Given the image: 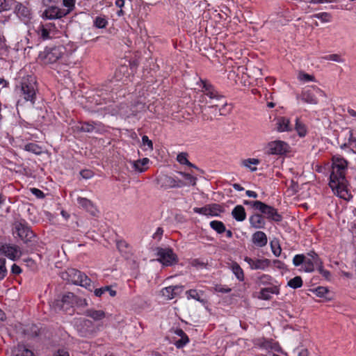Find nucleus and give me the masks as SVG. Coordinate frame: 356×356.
<instances>
[{
	"instance_id": "cd10ccee",
	"label": "nucleus",
	"mask_w": 356,
	"mask_h": 356,
	"mask_svg": "<svg viewBox=\"0 0 356 356\" xmlns=\"http://www.w3.org/2000/svg\"><path fill=\"white\" fill-rule=\"evenodd\" d=\"M149 163L148 158H143V159H138L137 161H131L132 168L134 170L138 172H143L147 169V165Z\"/></svg>"
},
{
	"instance_id": "338daca9",
	"label": "nucleus",
	"mask_w": 356,
	"mask_h": 356,
	"mask_svg": "<svg viewBox=\"0 0 356 356\" xmlns=\"http://www.w3.org/2000/svg\"><path fill=\"white\" fill-rule=\"evenodd\" d=\"M22 269L17 264H14L11 267V273L15 275H19L21 273Z\"/></svg>"
},
{
	"instance_id": "39448f33",
	"label": "nucleus",
	"mask_w": 356,
	"mask_h": 356,
	"mask_svg": "<svg viewBox=\"0 0 356 356\" xmlns=\"http://www.w3.org/2000/svg\"><path fill=\"white\" fill-rule=\"evenodd\" d=\"M65 52L63 46L47 47L42 52L39 54L40 59L44 64H53L62 58Z\"/></svg>"
},
{
	"instance_id": "4468645a",
	"label": "nucleus",
	"mask_w": 356,
	"mask_h": 356,
	"mask_svg": "<svg viewBox=\"0 0 356 356\" xmlns=\"http://www.w3.org/2000/svg\"><path fill=\"white\" fill-rule=\"evenodd\" d=\"M288 145L282 140L270 142L266 147V152L268 154L282 155L288 150Z\"/></svg>"
},
{
	"instance_id": "69168bd1",
	"label": "nucleus",
	"mask_w": 356,
	"mask_h": 356,
	"mask_svg": "<svg viewBox=\"0 0 356 356\" xmlns=\"http://www.w3.org/2000/svg\"><path fill=\"white\" fill-rule=\"evenodd\" d=\"M216 291L220 293H227L231 291V289L225 286L220 285L216 286Z\"/></svg>"
},
{
	"instance_id": "5701e85b",
	"label": "nucleus",
	"mask_w": 356,
	"mask_h": 356,
	"mask_svg": "<svg viewBox=\"0 0 356 356\" xmlns=\"http://www.w3.org/2000/svg\"><path fill=\"white\" fill-rule=\"evenodd\" d=\"M250 225L252 227L259 229H264L266 226L264 217L259 213H254L249 217Z\"/></svg>"
},
{
	"instance_id": "c03bdc74",
	"label": "nucleus",
	"mask_w": 356,
	"mask_h": 356,
	"mask_svg": "<svg viewBox=\"0 0 356 356\" xmlns=\"http://www.w3.org/2000/svg\"><path fill=\"white\" fill-rule=\"evenodd\" d=\"M298 78L300 81L304 83L315 81V78L314 76L305 73L303 72H300L298 74Z\"/></svg>"
},
{
	"instance_id": "603ef678",
	"label": "nucleus",
	"mask_w": 356,
	"mask_h": 356,
	"mask_svg": "<svg viewBox=\"0 0 356 356\" xmlns=\"http://www.w3.org/2000/svg\"><path fill=\"white\" fill-rule=\"evenodd\" d=\"M6 274V259L4 258H0V280H3Z\"/></svg>"
},
{
	"instance_id": "f8f14e48",
	"label": "nucleus",
	"mask_w": 356,
	"mask_h": 356,
	"mask_svg": "<svg viewBox=\"0 0 356 356\" xmlns=\"http://www.w3.org/2000/svg\"><path fill=\"white\" fill-rule=\"evenodd\" d=\"M258 211H259L268 220L279 222L282 220V216L278 213L275 208L264 202L261 203Z\"/></svg>"
},
{
	"instance_id": "864d4df0",
	"label": "nucleus",
	"mask_w": 356,
	"mask_h": 356,
	"mask_svg": "<svg viewBox=\"0 0 356 356\" xmlns=\"http://www.w3.org/2000/svg\"><path fill=\"white\" fill-rule=\"evenodd\" d=\"M18 352L16 356H34L33 353L31 350L24 346L19 348Z\"/></svg>"
},
{
	"instance_id": "7ed1b4c3",
	"label": "nucleus",
	"mask_w": 356,
	"mask_h": 356,
	"mask_svg": "<svg viewBox=\"0 0 356 356\" xmlns=\"http://www.w3.org/2000/svg\"><path fill=\"white\" fill-rule=\"evenodd\" d=\"M292 262L295 267L301 266L300 270L307 273L314 272L320 265L323 264L322 259L314 250L309 251L306 254H296Z\"/></svg>"
},
{
	"instance_id": "473e14b6",
	"label": "nucleus",
	"mask_w": 356,
	"mask_h": 356,
	"mask_svg": "<svg viewBox=\"0 0 356 356\" xmlns=\"http://www.w3.org/2000/svg\"><path fill=\"white\" fill-rule=\"evenodd\" d=\"M210 227L218 234H222L226 231V227L224 223L220 220H212L209 223Z\"/></svg>"
},
{
	"instance_id": "58836bf2",
	"label": "nucleus",
	"mask_w": 356,
	"mask_h": 356,
	"mask_svg": "<svg viewBox=\"0 0 356 356\" xmlns=\"http://www.w3.org/2000/svg\"><path fill=\"white\" fill-rule=\"evenodd\" d=\"M108 24V21L104 17L98 16L94 20V26L97 29H103Z\"/></svg>"
},
{
	"instance_id": "a878e982",
	"label": "nucleus",
	"mask_w": 356,
	"mask_h": 356,
	"mask_svg": "<svg viewBox=\"0 0 356 356\" xmlns=\"http://www.w3.org/2000/svg\"><path fill=\"white\" fill-rule=\"evenodd\" d=\"M279 293V288L276 286L266 287L260 291L259 298L262 300H268L271 298L272 294H278Z\"/></svg>"
},
{
	"instance_id": "aec40b11",
	"label": "nucleus",
	"mask_w": 356,
	"mask_h": 356,
	"mask_svg": "<svg viewBox=\"0 0 356 356\" xmlns=\"http://www.w3.org/2000/svg\"><path fill=\"white\" fill-rule=\"evenodd\" d=\"M144 108V104L141 103H137L129 106L126 104H122L120 107V114L124 118H130L135 116L141 109Z\"/></svg>"
},
{
	"instance_id": "a18cd8bd",
	"label": "nucleus",
	"mask_w": 356,
	"mask_h": 356,
	"mask_svg": "<svg viewBox=\"0 0 356 356\" xmlns=\"http://www.w3.org/2000/svg\"><path fill=\"white\" fill-rule=\"evenodd\" d=\"M322 59L325 60H332L337 63H343L344 61L341 56L337 54L326 55L323 56Z\"/></svg>"
},
{
	"instance_id": "a19ab883",
	"label": "nucleus",
	"mask_w": 356,
	"mask_h": 356,
	"mask_svg": "<svg viewBox=\"0 0 356 356\" xmlns=\"http://www.w3.org/2000/svg\"><path fill=\"white\" fill-rule=\"evenodd\" d=\"M142 146L143 150H150L153 149V143L151 140L149 139L148 136L144 135L142 137Z\"/></svg>"
},
{
	"instance_id": "f03ea898",
	"label": "nucleus",
	"mask_w": 356,
	"mask_h": 356,
	"mask_svg": "<svg viewBox=\"0 0 356 356\" xmlns=\"http://www.w3.org/2000/svg\"><path fill=\"white\" fill-rule=\"evenodd\" d=\"M15 91L19 98L17 106L25 102L33 105L38 91L36 77L30 74L19 77L16 82Z\"/></svg>"
},
{
	"instance_id": "680f3d73",
	"label": "nucleus",
	"mask_w": 356,
	"mask_h": 356,
	"mask_svg": "<svg viewBox=\"0 0 356 356\" xmlns=\"http://www.w3.org/2000/svg\"><path fill=\"white\" fill-rule=\"evenodd\" d=\"M163 234V229L161 227H158L153 234V238L156 240H161Z\"/></svg>"
},
{
	"instance_id": "4be33fe9",
	"label": "nucleus",
	"mask_w": 356,
	"mask_h": 356,
	"mask_svg": "<svg viewBox=\"0 0 356 356\" xmlns=\"http://www.w3.org/2000/svg\"><path fill=\"white\" fill-rule=\"evenodd\" d=\"M183 286H169L162 289L161 293L167 300H172L178 296L183 291Z\"/></svg>"
},
{
	"instance_id": "49530a36",
	"label": "nucleus",
	"mask_w": 356,
	"mask_h": 356,
	"mask_svg": "<svg viewBox=\"0 0 356 356\" xmlns=\"http://www.w3.org/2000/svg\"><path fill=\"white\" fill-rule=\"evenodd\" d=\"M348 145L356 147V129L348 131Z\"/></svg>"
},
{
	"instance_id": "f3484780",
	"label": "nucleus",
	"mask_w": 356,
	"mask_h": 356,
	"mask_svg": "<svg viewBox=\"0 0 356 356\" xmlns=\"http://www.w3.org/2000/svg\"><path fill=\"white\" fill-rule=\"evenodd\" d=\"M77 129L82 132L97 134L102 133L105 130L101 122L94 121L80 122V126H78Z\"/></svg>"
},
{
	"instance_id": "423d86ee",
	"label": "nucleus",
	"mask_w": 356,
	"mask_h": 356,
	"mask_svg": "<svg viewBox=\"0 0 356 356\" xmlns=\"http://www.w3.org/2000/svg\"><path fill=\"white\" fill-rule=\"evenodd\" d=\"M156 255L157 261L165 266H171L178 262L177 255L170 248H158Z\"/></svg>"
},
{
	"instance_id": "20e7f679",
	"label": "nucleus",
	"mask_w": 356,
	"mask_h": 356,
	"mask_svg": "<svg viewBox=\"0 0 356 356\" xmlns=\"http://www.w3.org/2000/svg\"><path fill=\"white\" fill-rule=\"evenodd\" d=\"M62 277L68 282L83 286L90 291L94 288L91 280L86 274L74 268L68 269L63 273Z\"/></svg>"
},
{
	"instance_id": "4c0bfd02",
	"label": "nucleus",
	"mask_w": 356,
	"mask_h": 356,
	"mask_svg": "<svg viewBox=\"0 0 356 356\" xmlns=\"http://www.w3.org/2000/svg\"><path fill=\"white\" fill-rule=\"evenodd\" d=\"M179 174L184 178L186 181H184V183L187 185H192L195 186L196 184L197 178L193 177L189 173L180 172Z\"/></svg>"
},
{
	"instance_id": "79ce46f5",
	"label": "nucleus",
	"mask_w": 356,
	"mask_h": 356,
	"mask_svg": "<svg viewBox=\"0 0 356 356\" xmlns=\"http://www.w3.org/2000/svg\"><path fill=\"white\" fill-rule=\"evenodd\" d=\"M187 156V154L185 152L179 153L177 156V161L181 165L192 166L193 163L188 160Z\"/></svg>"
},
{
	"instance_id": "ea45409f",
	"label": "nucleus",
	"mask_w": 356,
	"mask_h": 356,
	"mask_svg": "<svg viewBox=\"0 0 356 356\" xmlns=\"http://www.w3.org/2000/svg\"><path fill=\"white\" fill-rule=\"evenodd\" d=\"M313 292L318 297L327 298V295L329 293V290L326 287L318 286Z\"/></svg>"
},
{
	"instance_id": "7c9ffc66",
	"label": "nucleus",
	"mask_w": 356,
	"mask_h": 356,
	"mask_svg": "<svg viewBox=\"0 0 356 356\" xmlns=\"http://www.w3.org/2000/svg\"><path fill=\"white\" fill-rule=\"evenodd\" d=\"M260 163V161L258 159L250 158L245 159L242 161V165L249 168L251 172H255L257 170V165Z\"/></svg>"
},
{
	"instance_id": "09e8293b",
	"label": "nucleus",
	"mask_w": 356,
	"mask_h": 356,
	"mask_svg": "<svg viewBox=\"0 0 356 356\" xmlns=\"http://www.w3.org/2000/svg\"><path fill=\"white\" fill-rule=\"evenodd\" d=\"M189 343V338L188 336H184V337H181L178 340H176L174 342L175 346L177 348H184L186 344Z\"/></svg>"
},
{
	"instance_id": "6ab92c4d",
	"label": "nucleus",
	"mask_w": 356,
	"mask_h": 356,
	"mask_svg": "<svg viewBox=\"0 0 356 356\" xmlns=\"http://www.w3.org/2000/svg\"><path fill=\"white\" fill-rule=\"evenodd\" d=\"M67 15V11H65L62 8L51 6L44 10L42 17L45 19H60Z\"/></svg>"
},
{
	"instance_id": "13d9d810",
	"label": "nucleus",
	"mask_w": 356,
	"mask_h": 356,
	"mask_svg": "<svg viewBox=\"0 0 356 356\" xmlns=\"http://www.w3.org/2000/svg\"><path fill=\"white\" fill-rule=\"evenodd\" d=\"M31 192L32 193V194H33L38 198H44V193L38 188H31Z\"/></svg>"
},
{
	"instance_id": "b1692460",
	"label": "nucleus",
	"mask_w": 356,
	"mask_h": 356,
	"mask_svg": "<svg viewBox=\"0 0 356 356\" xmlns=\"http://www.w3.org/2000/svg\"><path fill=\"white\" fill-rule=\"evenodd\" d=\"M252 241L257 247L263 248L266 245L268 238L264 232L257 231L252 236Z\"/></svg>"
},
{
	"instance_id": "412c9836",
	"label": "nucleus",
	"mask_w": 356,
	"mask_h": 356,
	"mask_svg": "<svg viewBox=\"0 0 356 356\" xmlns=\"http://www.w3.org/2000/svg\"><path fill=\"white\" fill-rule=\"evenodd\" d=\"M0 250L6 257L11 260L19 259L22 255L20 248L15 245H3Z\"/></svg>"
},
{
	"instance_id": "9b49d317",
	"label": "nucleus",
	"mask_w": 356,
	"mask_h": 356,
	"mask_svg": "<svg viewBox=\"0 0 356 356\" xmlns=\"http://www.w3.org/2000/svg\"><path fill=\"white\" fill-rule=\"evenodd\" d=\"M76 299L77 297L73 293L67 292L63 295L61 299L54 302V306L59 309L67 311L76 302Z\"/></svg>"
},
{
	"instance_id": "3c124183",
	"label": "nucleus",
	"mask_w": 356,
	"mask_h": 356,
	"mask_svg": "<svg viewBox=\"0 0 356 356\" xmlns=\"http://www.w3.org/2000/svg\"><path fill=\"white\" fill-rule=\"evenodd\" d=\"M270 248L273 254L275 257H279L281 254L282 249L277 242L271 241Z\"/></svg>"
},
{
	"instance_id": "e2e57ef3",
	"label": "nucleus",
	"mask_w": 356,
	"mask_h": 356,
	"mask_svg": "<svg viewBox=\"0 0 356 356\" xmlns=\"http://www.w3.org/2000/svg\"><path fill=\"white\" fill-rule=\"evenodd\" d=\"M193 211L196 213L207 216V205L203 207H195Z\"/></svg>"
},
{
	"instance_id": "f257e3e1",
	"label": "nucleus",
	"mask_w": 356,
	"mask_h": 356,
	"mask_svg": "<svg viewBox=\"0 0 356 356\" xmlns=\"http://www.w3.org/2000/svg\"><path fill=\"white\" fill-rule=\"evenodd\" d=\"M348 162L339 155L332 157V170L330 177L329 186L339 197L346 199L348 190L345 177Z\"/></svg>"
},
{
	"instance_id": "4d7b16f0",
	"label": "nucleus",
	"mask_w": 356,
	"mask_h": 356,
	"mask_svg": "<svg viewBox=\"0 0 356 356\" xmlns=\"http://www.w3.org/2000/svg\"><path fill=\"white\" fill-rule=\"evenodd\" d=\"M108 289V286H105L99 289H95L94 291V294L97 297H102L106 294V290Z\"/></svg>"
},
{
	"instance_id": "2eb2a0df",
	"label": "nucleus",
	"mask_w": 356,
	"mask_h": 356,
	"mask_svg": "<svg viewBox=\"0 0 356 356\" xmlns=\"http://www.w3.org/2000/svg\"><path fill=\"white\" fill-rule=\"evenodd\" d=\"M244 261L249 265L252 270H266L271 264V261L268 259H257L245 257Z\"/></svg>"
},
{
	"instance_id": "6e6d98bb",
	"label": "nucleus",
	"mask_w": 356,
	"mask_h": 356,
	"mask_svg": "<svg viewBox=\"0 0 356 356\" xmlns=\"http://www.w3.org/2000/svg\"><path fill=\"white\" fill-rule=\"evenodd\" d=\"M317 270L326 280H330V279L331 273H330V272L329 270H325L323 268V264L318 266V268H317Z\"/></svg>"
},
{
	"instance_id": "bb28decb",
	"label": "nucleus",
	"mask_w": 356,
	"mask_h": 356,
	"mask_svg": "<svg viewBox=\"0 0 356 356\" xmlns=\"http://www.w3.org/2000/svg\"><path fill=\"white\" fill-rule=\"evenodd\" d=\"M232 216L238 222H243L246 218V212L242 205H236L232 211Z\"/></svg>"
},
{
	"instance_id": "393cba45",
	"label": "nucleus",
	"mask_w": 356,
	"mask_h": 356,
	"mask_svg": "<svg viewBox=\"0 0 356 356\" xmlns=\"http://www.w3.org/2000/svg\"><path fill=\"white\" fill-rule=\"evenodd\" d=\"M277 129L280 132L290 131L292 130V125L289 118L280 117L277 120Z\"/></svg>"
},
{
	"instance_id": "1a4fd4ad",
	"label": "nucleus",
	"mask_w": 356,
	"mask_h": 356,
	"mask_svg": "<svg viewBox=\"0 0 356 356\" xmlns=\"http://www.w3.org/2000/svg\"><path fill=\"white\" fill-rule=\"evenodd\" d=\"M157 182L161 188L165 189L181 188L186 186L183 181L164 174L157 177Z\"/></svg>"
},
{
	"instance_id": "f704fd0d",
	"label": "nucleus",
	"mask_w": 356,
	"mask_h": 356,
	"mask_svg": "<svg viewBox=\"0 0 356 356\" xmlns=\"http://www.w3.org/2000/svg\"><path fill=\"white\" fill-rule=\"evenodd\" d=\"M273 281V277L267 274H261L257 277L256 282L259 285L270 284Z\"/></svg>"
},
{
	"instance_id": "dca6fc26",
	"label": "nucleus",
	"mask_w": 356,
	"mask_h": 356,
	"mask_svg": "<svg viewBox=\"0 0 356 356\" xmlns=\"http://www.w3.org/2000/svg\"><path fill=\"white\" fill-rule=\"evenodd\" d=\"M57 29L54 24L48 22L41 24L38 28V34L43 40H49L55 36Z\"/></svg>"
},
{
	"instance_id": "72a5a7b5",
	"label": "nucleus",
	"mask_w": 356,
	"mask_h": 356,
	"mask_svg": "<svg viewBox=\"0 0 356 356\" xmlns=\"http://www.w3.org/2000/svg\"><path fill=\"white\" fill-rule=\"evenodd\" d=\"M295 129L300 137H305L307 133L306 125L302 122L298 118L296 120Z\"/></svg>"
},
{
	"instance_id": "bf43d9fd",
	"label": "nucleus",
	"mask_w": 356,
	"mask_h": 356,
	"mask_svg": "<svg viewBox=\"0 0 356 356\" xmlns=\"http://www.w3.org/2000/svg\"><path fill=\"white\" fill-rule=\"evenodd\" d=\"M81 176L86 179H90L92 177V172L89 170H83L80 172Z\"/></svg>"
},
{
	"instance_id": "0eeeda50",
	"label": "nucleus",
	"mask_w": 356,
	"mask_h": 356,
	"mask_svg": "<svg viewBox=\"0 0 356 356\" xmlns=\"http://www.w3.org/2000/svg\"><path fill=\"white\" fill-rule=\"evenodd\" d=\"M324 92L316 86H309L305 88L300 95H298L297 99H300L305 103L316 104L318 103L317 96H324Z\"/></svg>"
},
{
	"instance_id": "c9c22d12",
	"label": "nucleus",
	"mask_w": 356,
	"mask_h": 356,
	"mask_svg": "<svg viewBox=\"0 0 356 356\" xmlns=\"http://www.w3.org/2000/svg\"><path fill=\"white\" fill-rule=\"evenodd\" d=\"M303 282L300 276H296L291 279L287 283V286L293 289L300 288Z\"/></svg>"
},
{
	"instance_id": "e433bc0d",
	"label": "nucleus",
	"mask_w": 356,
	"mask_h": 356,
	"mask_svg": "<svg viewBox=\"0 0 356 356\" xmlns=\"http://www.w3.org/2000/svg\"><path fill=\"white\" fill-rule=\"evenodd\" d=\"M207 216H217L220 212V206L217 204L207 205Z\"/></svg>"
},
{
	"instance_id": "c85d7f7f",
	"label": "nucleus",
	"mask_w": 356,
	"mask_h": 356,
	"mask_svg": "<svg viewBox=\"0 0 356 356\" xmlns=\"http://www.w3.org/2000/svg\"><path fill=\"white\" fill-rule=\"evenodd\" d=\"M230 269L238 281L243 282L244 280L245 276L243 270L238 263L232 262L230 265Z\"/></svg>"
},
{
	"instance_id": "de8ad7c7",
	"label": "nucleus",
	"mask_w": 356,
	"mask_h": 356,
	"mask_svg": "<svg viewBox=\"0 0 356 356\" xmlns=\"http://www.w3.org/2000/svg\"><path fill=\"white\" fill-rule=\"evenodd\" d=\"M75 0H63V6L65 8H62L65 11H67V14L70 13V11L74 8Z\"/></svg>"
},
{
	"instance_id": "2f4dec72",
	"label": "nucleus",
	"mask_w": 356,
	"mask_h": 356,
	"mask_svg": "<svg viewBox=\"0 0 356 356\" xmlns=\"http://www.w3.org/2000/svg\"><path fill=\"white\" fill-rule=\"evenodd\" d=\"M25 151L31 152L36 155H40L42 153L43 149L41 146L36 143H29L24 145V148Z\"/></svg>"
},
{
	"instance_id": "774afa93",
	"label": "nucleus",
	"mask_w": 356,
	"mask_h": 356,
	"mask_svg": "<svg viewBox=\"0 0 356 356\" xmlns=\"http://www.w3.org/2000/svg\"><path fill=\"white\" fill-rule=\"evenodd\" d=\"M54 356H70L69 353L63 349L58 350Z\"/></svg>"
},
{
	"instance_id": "5fc2aeb1",
	"label": "nucleus",
	"mask_w": 356,
	"mask_h": 356,
	"mask_svg": "<svg viewBox=\"0 0 356 356\" xmlns=\"http://www.w3.org/2000/svg\"><path fill=\"white\" fill-rule=\"evenodd\" d=\"M243 204L250 206L253 209L256 210H259V208L260 207L262 202L256 200V201H250V200H243Z\"/></svg>"
},
{
	"instance_id": "8fccbe9b",
	"label": "nucleus",
	"mask_w": 356,
	"mask_h": 356,
	"mask_svg": "<svg viewBox=\"0 0 356 356\" xmlns=\"http://www.w3.org/2000/svg\"><path fill=\"white\" fill-rule=\"evenodd\" d=\"M13 0H0V12L9 10L11 8Z\"/></svg>"
},
{
	"instance_id": "9d476101",
	"label": "nucleus",
	"mask_w": 356,
	"mask_h": 356,
	"mask_svg": "<svg viewBox=\"0 0 356 356\" xmlns=\"http://www.w3.org/2000/svg\"><path fill=\"white\" fill-rule=\"evenodd\" d=\"M14 234H16L24 243L31 241L32 238L35 237V234L30 227L23 222L15 223Z\"/></svg>"
},
{
	"instance_id": "6e6552de",
	"label": "nucleus",
	"mask_w": 356,
	"mask_h": 356,
	"mask_svg": "<svg viewBox=\"0 0 356 356\" xmlns=\"http://www.w3.org/2000/svg\"><path fill=\"white\" fill-rule=\"evenodd\" d=\"M200 87L202 88V92L206 96L209 97L212 100H216L218 102L222 101L223 105L226 106L227 102L225 101L223 95L219 93V92L215 88V87L207 81L200 79Z\"/></svg>"
},
{
	"instance_id": "c756f323",
	"label": "nucleus",
	"mask_w": 356,
	"mask_h": 356,
	"mask_svg": "<svg viewBox=\"0 0 356 356\" xmlns=\"http://www.w3.org/2000/svg\"><path fill=\"white\" fill-rule=\"evenodd\" d=\"M86 315L96 321L102 320L106 316V314L103 310H96L93 309H87Z\"/></svg>"
},
{
	"instance_id": "a211bd4d",
	"label": "nucleus",
	"mask_w": 356,
	"mask_h": 356,
	"mask_svg": "<svg viewBox=\"0 0 356 356\" xmlns=\"http://www.w3.org/2000/svg\"><path fill=\"white\" fill-rule=\"evenodd\" d=\"M76 202L80 209H84L92 216H97L99 213L98 209L90 200L86 197L77 196Z\"/></svg>"
},
{
	"instance_id": "ddd939ff",
	"label": "nucleus",
	"mask_w": 356,
	"mask_h": 356,
	"mask_svg": "<svg viewBox=\"0 0 356 356\" xmlns=\"http://www.w3.org/2000/svg\"><path fill=\"white\" fill-rule=\"evenodd\" d=\"M14 12L17 17L26 24L29 23L33 17L31 9L22 3H17L15 5Z\"/></svg>"
},
{
	"instance_id": "052dcab7",
	"label": "nucleus",
	"mask_w": 356,
	"mask_h": 356,
	"mask_svg": "<svg viewBox=\"0 0 356 356\" xmlns=\"http://www.w3.org/2000/svg\"><path fill=\"white\" fill-rule=\"evenodd\" d=\"M273 264L275 268H277L280 270H283L286 268L284 263L278 259L273 260Z\"/></svg>"
},
{
	"instance_id": "0e129e2a",
	"label": "nucleus",
	"mask_w": 356,
	"mask_h": 356,
	"mask_svg": "<svg viewBox=\"0 0 356 356\" xmlns=\"http://www.w3.org/2000/svg\"><path fill=\"white\" fill-rule=\"evenodd\" d=\"M117 247H118V250L122 252L124 251V249L129 248V245L126 241H120L118 242Z\"/></svg>"
},
{
	"instance_id": "37998d69",
	"label": "nucleus",
	"mask_w": 356,
	"mask_h": 356,
	"mask_svg": "<svg viewBox=\"0 0 356 356\" xmlns=\"http://www.w3.org/2000/svg\"><path fill=\"white\" fill-rule=\"evenodd\" d=\"M186 295L187 296V298L189 299H194L199 302H202V300L201 299L200 295L195 289H190L188 290L186 292Z\"/></svg>"
}]
</instances>
